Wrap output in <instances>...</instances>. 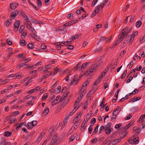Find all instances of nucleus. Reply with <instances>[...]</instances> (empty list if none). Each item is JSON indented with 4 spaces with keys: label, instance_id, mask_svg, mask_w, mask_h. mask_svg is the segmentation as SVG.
<instances>
[{
    "label": "nucleus",
    "instance_id": "09e8293b",
    "mask_svg": "<svg viewBox=\"0 0 145 145\" xmlns=\"http://www.w3.org/2000/svg\"><path fill=\"white\" fill-rule=\"evenodd\" d=\"M27 34V31L26 30H24L23 31V33L21 35V37L22 38H23L24 37H25V36Z\"/></svg>",
    "mask_w": 145,
    "mask_h": 145
},
{
    "label": "nucleus",
    "instance_id": "2f4dec72",
    "mask_svg": "<svg viewBox=\"0 0 145 145\" xmlns=\"http://www.w3.org/2000/svg\"><path fill=\"white\" fill-rule=\"evenodd\" d=\"M142 24V22L139 21H138L136 24V26L137 27H139Z\"/></svg>",
    "mask_w": 145,
    "mask_h": 145
},
{
    "label": "nucleus",
    "instance_id": "bf43d9fd",
    "mask_svg": "<svg viewBox=\"0 0 145 145\" xmlns=\"http://www.w3.org/2000/svg\"><path fill=\"white\" fill-rule=\"evenodd\" d=\"M96 119L95 118H93L91 120L90 124H91L92 123H93V125L96 122Z\"/></svg>",
    "mask_w": 145,
    "mask_h": 145
},
{
    "label": "nucleus",
    "instance_id": "338daca9",
    "mask_svg": "<svg viewBox=\"0 0 145 145\" xmlns=\"http://www.w3.org/2000/svg\"><path fill=\"white\" fill-rule=\"evenodd\" d=\"M138 32L137 31H134L132 35V37H133L134 39L135 36H136L138 34Z\"/></svg>",
    "mask_w": 145,
    "mask_h": 145
},
{
    "label": "nucleus",
    "instance_id": "4c0bfd02",
    "mask_svg": "<svg viewBox=\"0 0 145 145\" xmlns=\"http://www.w3.org/2000/svg\"><path fill=\"white\" fill-rule=\"evenodd\" d=\"M104 129H105L104 126H101L100 127V129L99 132V134L101 133Z\"/></svg>",
    "mask_w": 145,
    "mask_h": 145
},
{
    "label": "nucleus",
    "instance_id": "de8ad7c7",
    "mask_svg": "<svg viewBox=\"0 0 145 145\" xmlns=\"http://www.w3.org/2000/svg\"><path fill=\"white\" fill-rule=\"evenodd\" d=\"M28 1V3L31 5H32V6L35 8V9H36V10H38V8H37V7H36L35 6V5H33L32 3L31 2V1L29 0H27Z\"/></svg>",
    "mask_w": 145,
    "mask_h": 145
},
{
    "label": "nucleus",
    "instance_id": "473e14b6",
    "mask_svg": "<svg viewBox=\"0 0 145 145\" xmlns=\"http://www.w3.org/2000/svg\"><path fill=\"white\" fill-rule=\"evenodd\" d=\"M27 47L29 49H32L33 48H34L32 44L31 43H29L28 44L27 46Z\"/></svg>",
    "mask_w": 145,
    "mask_h": 145
},
{
    "label": "nucleus",
    "instance_id": "49530a36",
    "mask_svg": "<svg viewBox=\"0 0 145 145\" xmlns=\"http://www.w3.org/2000/svg\"><path fill=\"white\" fill-rule=\"evenodd\" d=\"M95 92H93L91 90L89 91L87 95V96L88 97H90V96L93 95Z\"/></svg>",
    "mask_w": 145,
    "mask_h": 145
},
{
    "label": "nucleus",
    "instance_id": "864d4df0",
    "mask_svg": "<svg viewBox=\"0 0 145 145\" xmlns=\"http://www.w3.org/2000/svg\"><path fill=\"white\" fill-rule=\"evenodd\" d=\"M122 124L121 123H119L118 124H117L115 125V128L117 129H119V128L121 126Z\"/></svg>",
    "mask_w": 145,
    "mask_h": 145
},
{
    "label": "nucleus",
    "instance_id": "13d9d810",
    "mask_svg": "<svg viewBox=\"0 0 145 145\" xmlns=\"http://www.w3.org/2000/svg\"><path fill=\"white\" fill-rule=\"evenodd\" d=\"M133 122H132V121L131 122L129 123L126 126H125V128L126 129H128L131 126V125L133 124Z\"/></svg>",
    "mask_w": 145,
    "mask_h": 145
},
{
    "label": "nucleus",
    "instance_id": "f8f14e48",
    "mask_svg": "<svg viewBox=\"0 0 145 145\" xmlns=\"http://www.w3.org/2000/svg\"><path fill=\"white\" fill-rule=\"evenodd\" d=\"M78 75L76 74L74 75V78H73L71 80V82L70 83V85H74V83L76 81V79L78 77Z\"/></svg>",
    "mask_w": 145,
    "mask_h": 145
},
{
    "label": "nucleus",
    "instance_id": "a18cd8bd",
    "mask_svg": "<svg viewBox=\"0 0 145 145\" xmlns=\"http://www.w3.org/2000/svg\"><path fill=\"white\" fill-rule=\"evenodd\" d=\"M95 92H93L91 90L89 91L87 95V96L88 97H90V96L93 95Z\"/></svg>",
    "mask_w": 145,
    "mask_h": 145
},
{
    "label": "nucleus",
    "instance_id": "6e6d98bb",
    "mask_svg": "<svg viewBox=\"0 0 145 145\" xmlns=\"http://www.w3.org/2000/svg\"><path fill=\"white\" fill-rule=\"evenodd\" d=\"M24 66V64L23 63L19 64L18 65L17 68L18 69H20L21 68L23 67Z\"/></svg>",
    "mask_w": 145,
    "mask_h": 145
},
{
    "label": "nucleus",
    "instance_id": "0e129e2a",
    "mask_svg": "<svg viewBox=\"0 0 145 145\" xmlns=\"http://www.w3.org/2000/svg\"><path fill=\"white\" fill-rule=\"evenodd\" d=\"M81 64L80 63H79L76 65V66L74 68V69L75 70H76L78 69L80 67Z\"/></svg>",
    "mask_w": 145,
    "mask_h": 145
},
{
    "label": "nucleus",
    "instance_id": "423d86ee",
    "mask_svg": "<svg viewBox=\"0 0 145 145\" xmlns=\"http://www.w3.org/2000/svg\"><path fill=\"white\" fill-rule=\"evenodd\" d=\"M88 118L86 119V120H84L82 121L81 130L83 129V130H84L86 126L87 125V122L88 121Z\"/></svg>",
    "mask_w": 145,
    "mask_h": 145
},
{
    "label": "nucleus",
    "instance_id": "6ab92c4d",
    "mask_svg": "<svg viewBox=\"0 0 145 145\" xmlns=\"http://www.w3.org/2000/svg\"><path fill=\"white\" fill-rule=\"evenodd\" d=\"M106 72L105 71H103L101 73V74L99 75V76L98 78L101 80H102V78L103 76L105 75Z\"/></svg>",
    "mask_w": 145,
    "mask_h": 145
},
{
    "label": "nucleus",
    "instance_id": "5701e85b",
    "mask_svg": "<svg viewBox=\"0 0 145 145\" xmlns=\"http://www.w3.org/2000/svg\"><path fill=\"white\" fill-rule=\"evenodd\" d=\"M49 112V108H47L44 110L42 114L44 116L46 115Z\"/></svg>",
    "mask_w": 145,
    "mask_h": 145
},
{
    "label": "nucleus",
    "instance_id": "c9c22d12",
    "mask_svg": "<svg viewBox=\"0 0 145 145\" xmlns=\"http://www.w3.org/2000/svg\"><path fill=\"white\" fill-rule=\"evenodd\" d=\"M127 70L123 72V73L122 75L121 76V78L122 79H123L125 76L126 74L127 73Z\"/></svg>",
    "mask_w": 145,
    "mask_h": 145
},
{
    "label": "nucleus",
    "instance_id": "f03ea898",
    "mask_svg": "<svg viewBox=\"0 0 145 145\" xmlns=\"http://www.w3.org/2000/svg\"><path fill=\"white\" fill-rule=\"evenodd\" d=\"M57 135H55L53 137L52 140L51 142V144L52 145H57L60 142V141L57 140Z\"/></svg>",
    "mask_w": 145,
    "mask_h": 145
},
{
    "label": "nucleus",
    "instance_id": "ea45409f",
    "mask_svg": "<svg viewBox=\"0 0 145 145\" xmlns=\"http://www.w3.org/2000/svg\"><path fill=\"white\" fill-rule=\"evenodd\" d=\"M25 54L24 53L19 54L17 56V58H21L24 57Z\"/></svg>",
    "mask_w": 145,
    "mask_h": 145
},
{
    "label": "nucleus",
    "instance_id": "a19ab883",
    "mask_svg": "<svg viewBox=\"0 0 145 145\" xmlns=\"http://www.w3.org/2000/svg\"><path fill=\"white\" fill-rule=\"evenodd\" d=\"M93 125H90V126H89V128H88V133H89L90 134L91 133V131L93 130Z\"/></svg>",
    "mask_w": 145,
    "mask_h": 145
},
{
    "label": "nucleus",
    "instance_id": "0eeeda50",
    "mask_svg": "<svg viewBox=\"0 0 145 145\" xmlns=\"http://www.w3.org/2000/svg\"><path fill=\"white\" fill-rule=\"evenodd\" d=\"M60 97H61L59 96L57 97L55 100L52 102V105L53 106L54 105L60 102V100L59 101V100Z\"/></svg>",
    "mask_w": 145,
    "mask_h": 145
},
{
    "label": "nucleus",
    "instance_id": "4d7b16f0",
    "mask_svg": "<svg viewBox=\"0 0 145 145\" xmlns=\"http://www.w3.org/2000/svg\"><path fill=\"white\" fill-rule=\"evenodd\" d=\"M32 78H31L29 79V80L27 81L25 85V86H27L30 83L32 82Z\"/></svg>",
    "mask_w": 145,
    "mask_h": 145
},
{
    "label": "nucleus",
    "instance_id": "e433bc0d",
    "mask_svg": "<svg viewBox=\"0 0 145 145\" xmlns=\"http://www.w3.org/2000/svg\"><path fill=\"white\" fill-rule=\"evenodd\" d=\"M112 125V123H108V124L106 125V126L104 127L105 129H109L110 128V127Z\"/></svg>",
    "mask_w": 145,
    "mask_h": 145
},
{
    "label": "nucleus",
    "instance_id": "c85d7f7f",
    "mask_svg": "<svg viewBox=\"0 0 145 145\" xmlns=\"http://www.w3.org/2000/svg\"><path fill=\"white\" fill-rule=\"evenodd\" d=\"M12 133L8 131H5L4 134V136L6 137H8L10 135L12 134Z\"/></svg>",
    "mask_w": 145,
    "mask_h": 145
},
{
    "label": "nucleus",
    "instance_id": "412c9836",
    "mask_svg": "<svg viewBox=\"0 0 145 145\" xmlns=\"http://www.w3.org/2000/svg\"><path fill=\"white\" fill-rule=\"evenodd\" d=\"M16 77L19 79L23 77L24 76V75L20 73V72H18L15 74Z\"/></svg>",
    "mask_w": 145,
    "mask_h": 145
},
{
    "label": "nucleus",
    "instance_id": "1a4fd4ad",
    "mask_svg": "<svg viewBox=\"0 0 145 145\" xmlns=\"http://www.w3.org/2000/svg\"><path fill=\"white\" fill-rule=\"evenodd\" d=\"M21 15L24 18L26 22H30V21L28 19L27 16L25 14L24 12H21Z\"/></svg>",
    "mask_w": 145,
    "mask_h": 145
},
{
    "label": "nucleus",
    "instance_id": "69168bd1",
    "mask_svg": "<svg viewBox=\"0 0 145 145\" xmlns=\"http://www.w3.org/2000/svg\"><path fill=\"white\" fill-rule=\"evenodd\" d=\"M98 1V0H94L92 3L91 6L93 7L94 6L96 5Z\"/></svg>",
    "mask_w": 145,
    "mask_h": 145
},
{
    "label": "nucleus",
    "instance_id": "37998d69",
    "mask_svg": "<svg viewBox=\"0 0 145 145\" xmlns=\"http://www.w3.org/2000/svg\"><path fill=\"white\" fill-rule=\"evenodd\" d=\"M27 125L28 128L29 129H31L33 127L31 122H28L27 123Z\"/></svg>",
    "mask_w": 145,
    "mask_h": 145
},
{
    "label": "nucleus",
    "instance_id": "4be33fe9",
    "mask_svg": "<svg viewBox=\"0 0 145 145\" xmlns=\"http://www.w3.org/2000/svg\"><path fill=\"white\" fill-rule=\"evenodd\" d=\"M88 64V62H86L83 63L81 67L80 70H81L82 69L85 68L87 66Z\"/></svg>",
    "mask_w": 145,
    "mask_h": 145
},
{
    "label": "nucleus",
    "instance_id": "20e7f679",
    "mask_svg": "<svg viewBox=\"0 0 145 145\" xmlns=\"http://www.w3.org/2000/svg\"><path fill=\"white\" fill-rule=\"evenodd\" d=\"M71 41H65L64 42H59L58 43H57V44H57V46H56V48L58 50H59L61 48V46H60V45H61L60 43H62L64 45H66L67 44H70L71 43Z\"/></svg>",
    "mask_w": 145,
    "mask_h": 145
},
{
    "label": "nucleus",
    "instance_id": "9b49d317",
    "mask_svg": "<svg viewBox=\"0 0 145 145\" xmlns=\"http://www.w3.org/2000/svg\"><path fill=\"white\" fill-rule=\"evenodd\" d=\"M126 36L121 31V33L119 34L118 36V39L121 40L125 37Z\"/></svg>",
    "mask_w": 145,
    "mask_h": 145
},
{
    "label": "nucleus",
    "instance_id": "bb28decb",
    "mask_svg": "<svg viewBox=\"0 0 145 145\" xmlns=\"http://www.w3.org/2000/svg\"><path fill=\"white\" fill-rule=\"evenodd\" d=\"M16 120V118H11L10 119L9 123L12 124L15 122V121Z\"/></svg>",
    "mask_w": 145,
    "mask_h": 145
},
{
    "label": "nucleus",
    "instance_id": "ddd939ff",
    "mask_svg": "<svg viewBox=\"0 0 145 145\" xmlns=\"http://www.w3.org/2000/svg\"><path fill=\"white\" fill-rule=\"evenodd\" d=\"M121 141V138L119 139H115L112 140V142H113L114 145L120 142Z\"/></svg>",
    "mask_w": 145,
    "mask_h": 145
},
{
    "label": "nucleus",
    "instance_id": "dca6fc26",
    "mask_svg": "<svg viewBox=\"0 0 145 145\" xmlns=\"http://www.w3.org/2000/svg\"><path fill=\"white\" fill-rule=\"evenodd\" d=\"M106 4H105V3H101L100 5H98L96 7V9H97V10H98V11L100 7L101 8H102L104 6H106Z\"/></svg>",
    "mask_w": 145,
    "mask_h": 145
},
{
    "label": "nucleus",
    "instance_id": "72a5a7b5",
    "mask_svg": "<svg viewBox=\"0 0 145 145\" xmlns=\"http://www.w3.org/2000/svg\"><path fill=\"white\" fill-rule=\"evenodd\" d=\"M48 96V93H45L44 94L43 96L42 97V100H45L47 99Z\"/></svg>",
    "mask_w": 145,
    "mask_h": 145
},
{
    "label": "nucleus",
    "instance_id": "a211bd4d",
    "mask_svg": "<svg viewBox=\"0 0 145 145\" xmlns=\"http://www.w3.org/2000/svg\"><path fill=\"white\" fill-rule=\"evenodd\" d=\"M80 36V34H77L76 35H75L74 36H72L71 37V40H73L76 39H77Z\"/></svg>",
    "mask_w": 145,
    "mask_h": 145
},
{
    "label": "nucleus",
    "instance_id": "cd10ccee",
    "mask_svg": "<svg viewBox=\"0 0 145 145\" xmlns=\"http://www.w3.org/2000/svg\"><path fill=\"white\" fill-rule=\"evenodd\" d=\"M112 116L111 118V120L112 121L115 120L116 119V118L117 116L116 114L114 113V112H113L112 113Z\"/></svg>",
    "mask_w": 145,
    "mask_h": 145
},
{
    "label": "nucleus",
    "instance_id": "b1692460",
    "mask_svg": "<svg viewBox=\"0 0 145 145\" xmlns=\"http://www.w3.org/2000/svg\"><path fill=\"white\" fill-rule=\"evenodd\" d=\"M97 88L96 86L93 85L91 87V90L93 92H95Z\"/></svg>",
    "mask_w": 145,
    "mask_h": 145
},
{
    "label": "nucleus",
    "instance_id": "f704fd0d",
    "mask_svg": "<svg viewBox=\"0 0 145 145\" xmlns=\"http://www.w3.org/2000/svg\"><path fill=\"white\" fill-rule=\"evenodd\" d=\"M90 81V79H87V81L83 85V87L86 86L88 84L89 82Z\"/></svg>",
    "mask_w": 145,
    "mask_h": 145
},
{
    "label": "nucleus",
    "instance_id": "3c124183",
    "mask_svg": "<svg viewBox=\"0 0 145 145\" xmlns=\"http://www.w3.org/2000/svg\"><path fill=\"white\" fill-rule=\"evenodd\" d=\"M24 28L25 27L23 25L21 26L19 30V32L20 33H21L23 31L24 29Z\"/></svg>",
    "mask_w": 145,
    "mask_h": 145
},
{
    "label": "nucleus",
    "instance_id": "e2e57ef3",
    "mask_svg": "<svg viewBox=\"0 0 145 145\" xmlns=\"http://www.w3.org/2000/svg\"><path fill=\"white\" fill-rule=\"evenodd\" d=\"M37 3L39 7H40L42 6V2L40 0H37Z\"/></svg>",
    "mask_w": 145,
    "mask_h": 145
},
{
    "label": "nucleus",
    "instance_id": "4468645a",
    "mask_svg": "<svg viewBox=\"0 0 145 145\" xmlns=\"http://www.w3.org/2000/svg\"><path fill=\"white\" fill-rule=\"evenodd\" d=\"M19 11L18 10H15L12 12L11 14V16L12 17H14V18L16 17L18 14Z\"/></svg>",
    "mask_w": 145,
    "mask_h": 145
},
{
    "label": "nucleus",
    "instance_id": "8fccbe9b",
    "mask_svg": "<svg viewBox=\"0 0 145 145\" xmlns=\"http://www.w3.org/2000/svg\"><path fill=\"white\" fill-rule=\"evenodd\" d=\"M85 94L86 93H84L83 94H82V95H79L78 97V99L80 100L81 101V99H82V97L85 95Z\"/></svg>",
    "mask_w": 145,
    "mask_h": 145
},
{
    "label": "nucleus",
    "instance_id": "39448f33",
    "mask_svg": "<svg viewBox=\"0 0 145 145\" xmlns=\"http://www.w3.org/2000/svg\"><path fill=\"white\" fill-rule=\"evenodd\" d=\"M132 28L129 27V28L127 27L124 29H123L121 30L122 33H123L126 36L127 34L131 30Z\"/></svg>",
    "mask_w": 145,
    "mask_h": 145
},
{
    "label": "nucleus",
    "instance_id": "79ce46f5",
    "mask_svg": "<svg viewBox=\"0 0 145 145\" xmlns=\"http://www.w3.org/2000/svg\"><path fill=\"white\" fill-rule=\"evenodd\" d=\"M79 119V118H78V116H76L73 120V123L75 122H80L79 121H78Z\"/></svg>",
    "mask_w": 145,
    "mask_h": 145
},
{
    "label": "nucleus",
    "instance_id": "f3484780",
    "mask_svg": "<svg viewBox=\"0 0 145 145\" xmlns=\"http://www.w3.org/2000/svg\"><path fill=\"white\" fill-rule=\"evenodd\" d=\"M20 21L19 20H17L16 21L14 24V27L16 29H18V28L20 25Z\"/></svg>",
    "mask_w": 145,
    "mask_h": 145
},
{
    "label": "nucleus",
    "instance_id": "9d476101",
    "mask_svg": "<svg viewBox=\"0 0 145 145\" xmlns=\"http://www.w3.org/2000/svg\"><path fill=\"white\" fill-rule=\"evenodd\" d=\"M74 124L71 127L72 129H77L80 124V122L73 123Z\"/></svg>",
    "mask_w": 145,
    "mask_h": 145
},
{
    "label": "nucleus",
    "instance_id": "a878e982",
    "mask_svg": "<svg viewBox=\"0 0 145 145\" xmlns=\"http://www.w3.org/2000/svg\"><path fill=\"white\" fill-rule=\"evenodd\" d=\"M14 53H9L8 54V56H7V57H5L4 59H5L6 60H7L10 57L14 54Z\"/></svg>",
    "mask_w": 145,
    "mask_h": 145
},
{
    "label": "nucleus",
    "instance_id": "052dcab7",
    "mask_svg": "<svg viewBox=\"0 0 145 145\" xmlns=\"http://www.w3.org/2000/svg\"><path fill=\"white\" fill-rule=\"evenodd\" d=\"M24 123V122H23L20 123L16 127L17 130L18 129H19L20 127H22L23 126V125Z\"/></svg>",
    "mask_w": 145,
    "mask_h": 145
},
{
    "label": "nucleus",
    "instance_id": "680f3d73",
    "mask_svg": "<svg viewBox=\"0 0 145 145\" xmlns=\"http://www.w3.org/2000/svg\"><path fill=\"white\" fill-rule=\"evenodd\" d=\"M75 135H73L69 139V142H72L74 140L75 137Z\"/></svg>",
    "mask_w": 145,
    "mask_h": 145
},
{
    "label": "nucleus",
    "instance_id": "f257e3e1",
    "mask_svg": "<svg viewBox=\"0 0 145 145\" xmlns=\"http://www.w3.org/2000/svg\"><path fill=\"white\" fill-rule=\"evenodd\" d=\"M99 66V64L96 65L94 64L92 65L90 68L87 70V73L88 74H89L95 71L97 67Z\"/></svg>",
    "mask_w": 145,
    "mask_h": 145
},
{
    "label": "nucleus",
    "instance_id": "aec40b11",
    "mask_svg": "<svg viewBox=\"0 0 145 145\" xmlns=\"http://www.w3.org/2000/svg\"><path fill=\"white\" fill-rule=\"evenodd\" d=\"M20 43L21 45L23 46H25L26 44L25 41L23 39L21 40H20Z\"/></svg>",
    "mask_w": 145,
    "mask_h": 145
},
{
    "label": "nucleus",
    "instance_id": "2eb2a0df",
    "mask_svg": "<svg viewBox=\"0 0 145 145\" xmlns=\"http://www.w3.org/2000/svg\"><path fill=\"white\" fill-rule=\"evenodd\" d=\"M68 90H67V91ZM69 91H67L65 93H64V94L62 96L61 98L60 99V101H62V100L64 99L66 97H67L69 94Z\"/></svg>",
    "mask_w": 145,
    "mask_h": 145
},
{
    "label": "nucleus",
    "instance_id": "c756f323",
    "mask_svg": "<svg viewBox=\"0 0 145 145\" xmlns=\"http://www.w3.org/2000/svg\"><path fill=\"white\" fill-rule=\"evenodd\" d=\"M11 20H7L5 22V25L7 27H8L11 23Z\"/></svg>",
    "mask_w": 145,
    "mask_h": 145
},
{
    "label": "nucleus",
    "instance_id": "c03bdc74",
    "mask_svg": "<svg viewBox=\"0 0 145 145\" xmlns=\"http://www.w3.org/2000/svg\"><path fill=\"white\" fill-rule=\"evenodd\" d=\"M31 32H33L34 33H36V31L31 26H30L28 28Z\"/></svg>",
    "mask_w": 145,
    "mask_h": 145
},
{
    "label": "nucleus",
    "instance_id": "603ef678",
    "mask_svg": "<svg viewBox=\"0 0 145 145\" xmlns=\"http://www.w3.org/2000/svg\"><path fill=\"white\" fill-rule=\"evenodd\" d=\"M6 41L7 42L8 44L9 45H12V42L11 41L10 39V38H8L7 39Z\"/></svg>",
    "mask_w": 145,
    "mask_h": 145
},
{
    "label": "nucleus",
    "instance_id": "6e6552de",
    "mask_svg": "<svg viewBox=\"0 0 145 145\" xmlns=\"http://www.w3.org/2000/svg\"><path fill=\"white\" fill-rule=\"evenodd\" d=\"M18 5L17 3H11L10 5V8L12 10H14L18 6Z\"/></svg>",
    "mask_w": 145,
    "mask_h": 145
},
{
    "label": "nucleus",
    "instance_id": "7c9ffc66",
    "mask_svg": "<svg viewBox=\"0 0 145 145\" xmlns=\"http://www.w3.org/2000/svg\"><path fill=\"white\" fill-rule=\"evenodd\" d=\"M112 129V128H110L109 129H105V130H106L105 133L106 134L108 135H109L110 134L111 132V130Z\"/></svg>",
    "mask_w": 145,
    "mask_h": 145
},
{
    "label": "nucleus",
    "instance_id": "393cba45",
    "mask_svg": "<svg viewBox=\"0 0 145 145\" xmlns=\"http://www.w3.org/2000/svg\"><path fill=\"white\" fill-rule=\"evenodd\" d=\"M71 97L70 96L69 97V99L67 100H65V101L62 104V106H63V107H64L65 106V105L67 104V103L68 102L69 100H70V99H71Z\"/></svg>",
    "mask_w": 145,
    "mask_h": 145
},
{
    "label": "nucleus",
    "instance_id": "7ed1b4c3",
    "mask_svg": "<svg viewBox=\"0 0 145 145\" xmlns=\"http://www.w3.org/2000/svg\"><path fill=\"white\" fill-rule=\"evenodd\" d=\"M134 39V37H132L131 35H129L125 39V41H126V42L125 43H129V44H130L133 42Z\"/></svg>",
    "mask_w": 145,
    "mask_h": 145
},
{
    "label": "nucleus",
    "instance_id": "5fc2aeb1",
    "mask_svg": "<svg viewBox=\"0 0 145 145\" xmlns=\"http://www.w3.org/2000/svg\"><path fill=\"white\" fill-rule=\"evenodd\" d=\"M133 142L135 144H137L139 142V140L138 138H135L133 139Z\"/></svg>",
    "mask_w": 145,
    "mask_h": 145
},
{
    "label": "nucleus",
    "instance_id": "774afa93",
    "mask_svg": "<svg viewBox=\"0 0 145 145\" xmlns=\"http://www.w3.org/2000/svg\"><path fill=\"white\" fill-rule=\"evenodd\" d=\"M33 127L35 126L37 124V122L36 121H31Z\"/></svg>",
    "mask_w": 145,
    "mask_h": 145
},
{
    "label": "nucleus",
    "instance_id": "58836bf2",
    "mask_svg": "<svg viewBox=\"0 0 145 145\" xmlns=\"http://www.w3.org/2000/svg\"><path fill=\"white\" fill-rule=\"evenodd\" d=\"M101 80H100L98 78L95 80L93 85L97 86L98 84L101 82Z\"/></svg>",
    "mask_w": 145,
    "mask_h": 145
}]
</instances>
